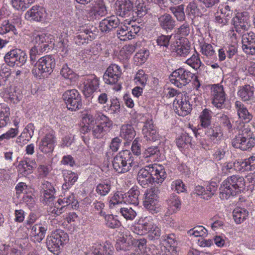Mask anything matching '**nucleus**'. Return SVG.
<instances>
[{
	"label": "nucleus",
	"instance_id": "obj_17",
	"mask_svg": "<svg viewBox=\"0 0 255 255\" xmlns=\"http://www.w3.org/2000/svg\"><path fill=\"white\" fill-rule=\"evenodd\" d=\"M243 49L247 54L255 55V34L247 32L242 35Z\"/></svg>",
	"mask_w": 255,
	"mask_h": 255
},
{
	"label": "nucleus",
	"instance_id": "obj_63",
	"mask_svg": "<svg viewBox=\"0 0 255 255\" xmlns=\"http://www.w3.org/2000/svg\"><path fill=\"white\" fill-rule=\"evenodd\" d=\"M45 49L36 48L33 46L30 50V59L31 62H34L38 56L40 55L42 52L46 51Z\"/></svg>",
	"mask_w": 255,
	"mask_h": 255
},
{
	"label": "nucleus",
	"instance_id": "obj_45",
	"mask_svg": "<svg viewBox=\"0 0 255 255\" xmlns=\"http://www.w3.org/2000/svg\"><path fill=\"white\" fill-rule=\"evenodd\" d=\"M36 0H12V6L17 10H24L29 7Z\"/></svg>",
	"mask_w": 255,
	"mask_h": 255
},
{
	"label": "nucleus",
	"instance_id": "obj_38",
	"mask_svg": "<svg viewBox=\"0 0 255 255\" xmlns=\"http://www.w3.org/2000/svg\"><path fill=\"white\" fill-rule=\"evenodd\" d=\"M168 209L172 212L175 213L178 211L181 207V201L178 196L172 194L167 200Z\"/></svg>",
	"mask_w": 255,
	"mask_h": 255
},
{
	"label": "nucleus",
	"instance_id": "obj_61",
	"mask_svg": "<svg viewBox=\"0 0 255 255\" xmlns=\"http://www.w3.org/2000/svg\"><path fill=\"white\" fill-rule=\"evenodd\" d=\"M18 133V129L17 128H11L5 133L0 135V140L3 139L9 140L15 137Z\"/></svg>",
	"mask_w": 255,
	"mask_h": 255
},
{
	"label": "nucleus",
	"instance_id": "obj_28",
	"mask_svg": "<svg viewBox=\"0 0 255 255\" xmlns=\"http://www.w3.org/2000/svg\"><path fill=\"white\" fill-rule=\"evenodd\" d=\"M159 25L163 29L172 30L175 26V21L169 14L165 13L158 18Z\"/></svg>",
	"mask_w": 255,
	"mask_h": 255
},
{
	"label": "nucleus",
	"instance_id": "obj_13",
	"mask_svg": "<svg viewBox=\"0 0 255 255\" xmlns=\"http://www.w3.org/2000/svg\"><path fill=\"white\" fill-rule=\"evenodd\" d=\"M211 90L212 104L217 108H224L225 107L226 95L223 86L220 84H214L212 86Z\"/></svg>",
	"mask_w": 255,
	"mask_h": 255
},
{
	"label": "nucleus",
	"instance_id": "obj_27",
	"mask_svg": "<svg viewBox=\"0 0 255 255\" xmlns=\"http://www.w3.org/2000/svg\"><path fill=\"white\" fill-rule=\"evenodd\" d=\"M57 203L58 205L55 204V206L57 208L56 214L60 215L63 212L62 210L66 206H69L70 205H71L72 207L74 206H76L77 201L75 200L74 196L72 194L63 199H59Z\"/></svg>",
	"mask_w": 255,
	"mask_h": 255
},
{
	"label": "nucleus",
	"instance_id": "obj_53",
	"mask_svg": "<svg viewBox=\"0 0 255 255\" xmlns=\"http://www.w3.org/2000/svg\"><path fill=\"white\" fill-rule=\"evenodd\" d=\"M117 30V36L121 40L126 41L130 39L128 27L125 25L118 26Z\"/></svg>",
	"mask_w": 255,
	"mask_h": 255
},
{
	"label": "nucleus",
	"instance_id": "obj_26",
	"mask_svg": "<svg viewBox=\"0 0 255 255\" xmlns=\"http://www.w3.org/2000/svg\"><path fill=\"white\" fill-rule=\"evenodd\" d=\"M63 177L64 182L62 185V188L65 191L70 188L78 178V176L76 173L70 170L63 171Z\"/></svg>",
	"mask_w": 255,
	"mask_h": 255
},
{
	"label": "nucleus",
	"instance_id": "obj_47",
	"mask_svg": "<svg viewBox=\"0 0 255 255\" xmlns=\"http://www.w3.org/2000/svg\"><path fill=\"white\" fill-rule=\"evenodd\" d=\"M187 14L193 18L196 16H201L202 14L198 7L197 4L194 2H190L186 9Z\"/></svg>",
	"mask_w": 255,
	"mask_h": 255
},
{
	"label": "nucleus",
	"instance_id": "obj_4",
	"mask_svg": "<svg viewBox=\"0 0 255 255\" xmlns=\"http://www.w3.org/2000/svg\"><path fill=\"white\" fill-rule=\"evenodd\" d=\"M55 66V60L52 55H46L39 58L32 69L34 76L41 78L49 75Z\"/></svg>",
	"mask_w": 255,
	"mask_h": 255
},
{
	"label": "nucleus",
	"instance_id": "obj_15",
	"mask_svg": "<svg viewBox=\"0 0 255 255\" xmlns=\"http://www.w3.org/2000/svg\"><path fill=\"white\" fill-rule=\"evenodd\" d=\"M122 70L120 67L116 64L111 65L103 75L105 82L108 84L117 83L121 78Z\"/></svg>",
	"mask_w": 255,
	"mask_h": 255
},
{
	"label": "nucleus",
	"instance_id": "obj_51",
	"mask_svg": "<svg viewBox=\"0 0 255 255\" xmlns=\"http://www.w3.org/2000/svg\"><path fill=\"white\" fill-rule=\"evenodd\" d=\"M0 112V128L5 127L9 122L10 110L9 108H3Z\"/></svg>",
	"mask_w": 255,
	"mask_h": 255
},
{
	"label": "nucleus",
	"instance_id": "obj_25",
	"mask_svg": "<svg viewBox=\"0 0 255 255\" xmlns=\"http://www.w3.org/2000/svg\"><path fill=\"white\" fill-rule=\"evenodd\" d=\"M47 228L41 224H35L31 228L30 237L35 243H40L44 238Z\"/></svg>",
	"mask_w": 255,
	"mask_h": 255
},
{
	"label": "nucleus",
	"instance_id": "obj_55",
	"mask_svg": "<svg viewBox=\"0 0 255 255\" xmlns=\"http://www.w3.org/2000/svg\"><path fill=\"white\" fill-rule=\"evenodd\" d=\"M191 141V137L188 133H184L176 139V143L178 147L184 148L186 145L190 143Z\"/></svg>",
	"mask_w": 255,
	"mask_h": 255
},
{
	"label": "nucleus",
	"instance_id": "obj_60",
	"mask_svg": "<svg viewBox=\"0 0 255 255\" xmlns=\"http://www.w3.org/2000/svg\"><path fill=\"white\" fill-rule=\"evenodd\" d=\"M147 12V9H138L135 8V10L132 11V15L133 18H134L133 20L134 21H137V22L139 23L141 22V18L143 17L144 15H146Z\"/></svg>",
	"mask_w": 255,
	"mask_h": 255
},
{
	"label": "nucleus",
	"instance_id": "obj_62",
	"mask_svg": "<svg viewBox=\"0 0 255 255\" xmlns=\"http://www.w3.org/2000/svg\"><path fill=\"white\" fill-rule=\"evenodd\" d=\"M96 121L95 116L90 114L83 115L82 120V124L88 125L91 128L95 125Z\"/></svg>",
	"mask_w": 255,
	"mask_h": 255
},
{
	"label": "nucleus",
	"instance_id": "obj_49",
	"mask_svg": "<svg viewBox=\"0 0 255 255\" xmlns=\"http://www.w3.org/2000/svg\"><path fill=\"white\" fill-rule=\"evenodd\" d=\"M120 212L127 220H132L136 216V213L131 207H121Z\"/></svg>",
	"mask_w": 255,
	"mask_h": 255
},
{
	"label": "nucleus",
	"instance_id": "obj_1",
	"mask_svg": "<svg viewBox=\"0 0 255 255\" xmlns=\"http://www.w3.org/2000/svg\"><path fill=\"white\" fill-rule=\"evenodd\" d=\"M166 177L164 167L154 164L145 166L140 169L137 174V180L141 186L146 188L149 183H162Z\"/></svg>",
	"mask_w": 255,
	"mask_h": 255
},
{
	"label": "nucleus",
	"instance_id": "obj_43",
	"mask_svg": "<svg viewBox=\"0 0 255 255\" xmlns=\"http://www.w3.org/2000/svg\"><path fill=\"white\" fill-rule=\"evenodd\" d=\"M233 216L237 224H241L246 219L248 216V212L241 208H236L233 212Z\"/></svg>",
	"mask_w": 255,
	"mask_h": 255
},
{
	"label": "nucleus",
	"instance_id": "obj_33",
	"mask_svg": "<svg viewBox=\"0 0 255 255\" xmlns=\"http://www.w3.org/2000/svg\"><path fill=\"white\" fill-rule=\"evenodd\" d=\"M238 95L244 101H252L255 98L254 88L250 85H246L238 91Z\"/></svg>",
	"mask_w": 255,
	"mask_h": 255
},
{
	"label": "nucleus",
	"instance_id": "obj_19",
	"mask_svg": "<svg viewBox=\"0 0 255 255\" xmlns=\"http://www.w3.org/2000/svg\"><path fill=\"white\" fill-rule=\"evenodd\" d=\"M55 143V137L53 133H48L41 140L38 144L39 149L43 153L53 151Z\"/></svg>",
	"mask_w": 255,
	"mask_h": 255
},
{
	"label": "nucleus",
	"instance_id": "obj_35",
	"mask_svg": "<svg viewBox=\"0 0 255 255\" xmlns=\"http://www.w3.org/2000/svg\"><path fill=\"white\" fill-rule=\"evenodd\" d=\"M125 203L137 205L139 203V191L136 187H132L127 193H125Z\"/></svg>",
	"mask_w": 255,
	"mask_h": 255
},
{
	"label": "nucleus",
	"instance_id": "obj_7",
	"mask_svg": "<svg viewBox=\"0 0 255 255\" xmlns=\"http://www.w3.org/2000/svg\"><path fill=\"white\" fill-rule=\"evenodd\" d=\"M67 237V235L61 231L52 233L46 239V243L48 250L54 254L58 255Z\"/></svg>",
	"mask_w": 255,
	"mask_h": 255
},
{
	"label": "nucleus",
	"instance_id": "obj_57",
	"mask_svg": "<svg viewBox=\"0 0 255 255\" xmlns=\"http://www.w3.org/2000/svg\"><path fill=\"white\" fill-rule=\"evenodd\" d=\"M20 165L24 170V174H28L31 173L33 168L36 167V164L35 160L30 161L25 159L21 161Z\"/></svg>",
	"mask_w": 255,
	"mask_h": 255
},
{
	"label": "nucleus",
	"instance_id": "obj_5",
	"mask_svg": "<svg viewBox=\"0 0 255 255\" xmlns=\"http://www.w3.org/2000/svg\"><path fill=\"white\" fill-rule=\"evenodd\" d=\"M232 23L234 27L231 35L235 39L246 33V31H248L251 26L250 17L247 12L238 13L232 19Z\"/></svg>",
	"mask_w": 255,
	"mask_h": 255
},
{
	"label": "nucleus",
	"instance_id": "obj_23",
	"mask_svg": "<svg viewBox=\"0 0 255 255\" xmlns=\"http://www.w3.org/2000/svg\"><path fill=\"white\" fill-rule=\"evenodd\" d=\"M107 13L106 6L102 3H98L89 11L87 17L89 20L93 21L105 16Z\"/></svg>",
	"mask_w": 255,
	"mask_h": 255
},
{
	"label": "nucleus",
	"instance_id": "obj_12",
	"mask_svg": "<svg viewBox=\"0 0 255 255\" xmlns=\"http://www.w3.org/2000/svg\"><path fill=\"white\" fill-rule=\"evenodd\" d=\"M27 58L26 53L20 49H14L7 52L4 57V61L8 65L13 67L15 65H22Z\"/></svg>",
	"mask_w": 255,
	"mask_h": 255
},
{
	"label": "nucleus",
	"instance_id": "obj_20",
	"mask_svg": "<svg viewBox=\"0 0 255 255\" xmlns=\"http://www.w3.org/2000/svg\"><path fill=\"white\" fill-rule=\"evenodd\" d=\"M45 11L44 9L38 5L33 6L25 14V17L29 20L41 21L44 18Z\"/></svg>",
	"mask_w": 255,
	"mask_h": 255
},
{
	"label": "nucleus",
	"instance_id": "obj_31",
	"mask_svg": "<svg viewBox=\"0 0 255 255\" xmlns=\"http://www.w3.org/2000/svg\"><path fill=\"white\" fill-rule=\"evenodd\" d=\"M238 115L242 120L249 123L253 118V116L250 114L246 107L240 101H236L235 104Z\"/></svg>",
	"mask_w": 255,
	"mask_h": 255
},
{
	"label": "nucleus",
	"instance_id": "obj_10",
	"mask_svg": "<svg viewBox=\"0 0 255 255\" xmlns=\"http://www.w3.org/2000/svg\"><path fill=\"white\" fill-rule=\"evenodd\" d=\"M158 189L154 187L147 190L145 193L143 205L152 214L158 213L160 210V205L158 202Z\"/></svg>",
	"mask_w": 255,
	"mask_h": 255
},
{
	"label": "nucleus",
	"instance_id": "obj_52",
	"mask_svg": "<svg viewBox=\"0 0 255 255\" xmlns=\"http://www.w3.org/2000/svg\"><path fill=\"white\" fill-rule=\"evenodd\" d=\"M105 218L106 225L110 228H118L121 225L120 222L113 215H106Z\"/></svg>",
	"mask_w": 255,
	"mask_h": 255
},
{
	"label": "nucleus",
	"instance_id": "obj_24",
	"mask_svg": "<svg viewBox=\"0 0 255 255\" xmlns=\"http://www.w3.org/2000/svg\"><path fill=\"white\" fill-rule=\"evenodd\" d=\"M206 128L205 134L214 142L218 141L223 137V131L221 126L218 124H213Z\"/></svg>",
	"mask_w": 255,
	"mask_h": 255
},
{
	"label": "nucleus",
	"instance_id": "obj_44",
	"mask_svg": "<svg viewBox=\"0 0 255 255\" xmlns=\"http://www.w3.org/2000/svg\"><path fill=\"white\" fill-rule=\"evenodd\" d=\"M125 193L121 191L116 192L111 197L109 201L110 207L113 208L122 203H125Z\"/></svg>",
	"mask_w": 255,
	"mask_h": 255
},
{
	"label": "nucleus",
	"instance_id": "obj_29",
	"mask_svg": "<svg viewBox=\"0 0 255 255\" xmlns=\"http://www.w3.org/2000/svg\"><path fill=\"white\" fill-rule=\"evenodd\" d=\"M135 134V131L131 125H123L121 126L120 136L127 142L132 141Z\"/></svg>",
	"mask_w": 255,
	"mask_h": 255
},
{
	"label": "nucleus",
	"instance_id": "obj_11",
	"mask_svg": "<svg viewBox=\"0 0 255 255\" xmlns=\"http://www.w3.org/2000/svg\"><path fill=\"white\" fill-rule=\"evenodd\" d=\"M63 98L69 110L76 111L82 107L81 97L75 89L66 91L63 94Z\"/></svg>",
	"mask_w": 255,
	"mask_h": 255
},
{
	"label": "nucleus",
	"instance_id": "obj_32",
	"mask_svg": "<svg viewBox=\"0 0 255 255\" xmlns=\"http://www.w3.org/2000/svg\"><path fill=\"white\" fill-rule=\"evenodd\" d=\"M173 107H174L177 112L181 116H186L191 111V106L186 100L183 101L181 100L179 102V100L175 99L173 102Z\"/></svg>",
	"mask_w": 255,
	"mask_h": 255
},
{
	"label": "nucleus",
	"instance_id": "obj_21",
	"mask_svg": "<svg viewBox=\"0 0 255 255\" xmlns=\"http://www.w3.org/2000/svg\"><path fill=\"white\" fill-rule=\"evenodd\" d=\"M117 14L121 17H126L133 8L132 0H118Z\"/></svg>",
	"mask_w": 255,
	"mask_h": 255
},
{
	"label": "nucleus",
	"instance_id": "obj_3",
	"mask_svg": "<svg viewBox=\"0 0 255 255\" xmlns=\"http://www.w3.org/2000/svg\"><path fill=\"white\" fill-rule=\"evenodd\" d=\"M114 169L118 173H125L132 167L137 166L135 157L128 150H124L118 153L112 161Z\"/></svg>",
	"mask_w": 255,
	"mask_h": 255
},
{
	"label": "nucleus",
	"instance_id": "obj_41",
	"mask_svg": "<svg viewBox=\"0 0 255 255\" xmlns=\"http://www.w3.org/2000/svg\"><path fill=\"white\" fill-rule=\"evenodd\" d=\"M114 248L110 243H106L104 246H101L98 248H95L93 251L94 255H112Z\"/></svg>",
	"mask_w": 255,
	"mask_h": 255
},
{
	"label": "nucleus",
	"instance_id": "obj_14",
	"mask_svg": "<svg viewBox=\"0 0 255 255\" xmlns=\"http://www.w3.org/2000/svg\"><path fill=\"white\" fill-rule=\"evenodd\" d=\"M96 34L88 26H82L74 37L75 42L78 45L88 43L95 38Z\"/></svg>",
	"mask_w": 255,
	"mask_h": 255
},
{
	"label": "nucleus",
	"instance_id": "obj_36",
	"mask_svg": "<svg viewBox=\"0 0 255 255\" xmlns=\"http://www.w3.org/2000/svg\"><path fill=\"white\" fill-rule=\"evenodd\" d=\"M199 46L200 52L206 57L212 58L216 55V51L213 46L210 43L205 42L204 39H202V41L200 42Z\"/></svg>",
	"mask_w": 255,
	"mask_h": 255
},
{
	"label": "nucleus",
	"instance_id": "obj_59",
	"mask_svg": "<svg viewBox=\"0 0 255 255\" xmlns=\"http://www.w3.org/2000/svg\"><path fill=\"white\" fill-rule=\"evenodd\" d=\"M217 189V185L215 182L211 183L207 186L205 189V194H204V199L208 200L210 199L215 194Z\"/></svg>",
	"mask_w": 255,
	"mask_h": 255
},
{
	"label": "nucleus",
	"instance_id": "obj_58",
	"mask_svg": "<svg viewBox=\"0 0 255 255\" xmlns=\"http://www.w3.org/2000/svg\"><path fill=\"white\" fill-rule=\"evenodd\" d=\"M148 76L142 70H139L136 73L134 80L136 83L142 86H144L147 82Z\"/></svg>",
	"mask_w": 255,
	"mask_h": 255
},
{
	"label": "nucleus",
	"instance_id": "obj_30",
	"mask_svg": "<svg viewBox=\"0 0 255 255\" xmlns=\"http://www.w3.org/2000/svg\"><path fill=\"white\" fill-rule=\"evenodd\" d=\"M31 43L36 48L46 50L48 46V37L45 33L34 34Z\"/></svg>",
	"mask_w": 255,
	"mask_h": 255
},
{
	"label": "nucleus",
	"instance_id": "obj_18",
	"mask_svg": "<svg viewBox=\"0 0 255 255\" xmlns=\"http://www.w3.org/2000/svg\"><path fill=\"white\" fill-rule=\"evenodd\" d=\"M142 133L147 140L155 141L159 139V134L152 120H146L142 128Z\"/></svg>",
	"mask_w": 255,
	"mask_h": 255
},
{
	"label": "nucleus",
	"instance_id": "obj_16",
	"mask_svg": "<svg viewBox=\"0 0 255 255\" xmlns=\"http://www.w3.org/2000/svg\"><path fill=\"white\" fill-rule=\"evenodd\" d=\"M83 93L88 96L94 93L99 87V81L95 75L87 76L83 79Z\"/></svg>",
	"mask_w": 255,
	"mask_h": 255
},
{
	"label": "nucleus",
	"instance_id": "obj_8",
	"mask_svg": "<svg viewBox=\"0 0 255 255\" xmlns=\"http://www.w3.org/2000/svg\"><path fill=\"white\" fill-rule=\"evenodd\" d=\"M194 74L190 71L180 68L174 71L170 75L171 82L179 88L186 85L189 83L194 77Z\"/></svg>",
	"mask_w": 255,
	"mask_h": 255
},
{
	"label": "nucleus",
	"instance_id": "obj_48",
	"mask_svg": "<svg viewBox=\"0 0 255 255\" xmlns=\"http://www.w3.org/2000/svg\"><path fill=\"white\" fill-rule=\"evenodd\" d=\"M170 10L178 21H181L185 20V15L183 5L170 7Z\"/></svg>",
	"mask_w": 255,
	"mask_h": 255
},
{
	"label": "nucleus",
	"instance_id": "obj_42",
	"mask_svg": "<svg viewBox=\"0 0 255 255\" xmlns=\"http://www.w3.org/2000/svg\"><path fill=\"white\" fill-rule=\"evenodd\" d=\"M155 224L151 221L145 222L141 225L135 227L133 228V232L137 235H141L147 233H149L154 227Z\"/></svg>",
	"mask_w": 255,
	"mask_h": 255
},
{
	"label": "nucleus",
	"instance_id": "obj_56",
	"mask_svg": "<svg viewBox=\"0 0 255 255\" xmlns=\"http://www.w3.org/2000/svg\"><path fill=\"white\" fill-rule=\"evenodd\" d=\"M217 119L220 124L227 128L229 130L232 129V125L229 117L224 114H218Z\"/></svg>",
	"mask_w": 255,
	"mask_h": 255
},
{
	"label": "nucleus",
	"instance_id": "obj_50",
	"mask_svg": "<svg viewBox=\"0 0 255 255\" xmlns=\"http://www.w3.org/2000/svg\"><path fill=\"white\" fill-rule=\"evenodd\" d=\"M186 63L195 69H199L202 64L199 54L196 52L186 60Z\"/></svg>",
	"mask_w": 255,
	"mask_h": 255
},
{
	"label": "nucleus",
	"instance_id": "obj_6",
	"mask_svg": "<svg viewBox=\"0 0 255 255\" xmlns=\"http://www.w3.org/2000/svg\"><path fill=\"white\" fill-rule=\"evenodd\" d=\"M95 118L97 122L100 123L92 127V132L93 136L97 138H102L108 129L112 126L113 122L106 116L100 112H96Z\"/></svg>",
	"mask_w": 255,
	"mask_h": 255
},
{
	"label": "nucleus",
	"instance_id": "obj_34",
	"mask_svg": "<svg viewBox=\"0 0 255 255\" xmlns=\"http://www.w3.org/2000/svg\"><path fill=\"white\" fill-rule=\"evenodd\" d=\"M174 50L178 55L186 57L190 52L191 46L187 40L183 39L177 42Z\"/></svg>",
	"mask_w": 255,
	"mask_h": 255
},
{
	"label": "nucleus",
	"instance_id": "obj_37",
	"mask_svg": "<svg viewBox=\"0 0 255 255\" xmlns=\"http://www.w3.org/2000/svg\"><path fill=\"white\" fill-rule=\"evenodd\" d=\"M213 112L208 109H204L199 116L200 125L202 127L206 128L211 125Z\"/></svg>",
	"mask_w": 255,
	"mask_h": 255
},
{
	"label": "nucleus",
	"instance_id": "obj_54",
	"mask_svg": "<svg viewBox=\"0 0 255 255\" xmlns=\"http://www.w3.org/2000/svg\"><path fill=\"white\" fill-rule=\"evenodd\" d=\"M207 230L202 226H196L188 232L189 236H194L196 237H203L207 234Z\"/></svg>",
	"mask_w": 255,
	"mask_h": 255
},
{
	"label": "nucleus",
	"instance_id": "obj_46",
	"mask_svg": "<svg viewBox=\"0 0 255 255\" xmlns=\"http://www.w3.org/2000/svg\"><path fill=\"white\" fill-rule=\"evenodd\" d=\"M60 74L64 78L69 79L71 82L76 81L78 78V76L67 64L63 66Z\"/></svg>",
	"mask_w": 255,
	"mask_h": 255
},
{
	"label": "nucleus",
	"instance_id": "obj_39",
	"mask_svg": "<svg viewBox=\"0 0 255 255\" xmlns=\"http://www.w3.org/2000/svg\"><path fill=\"white\" fill-rule=\"evenodd\" d=\"M111 188V181L109 180H105L97 184L96 192L100 196H105L108 194Z\"/></svg>",
	"mask_w": 255,
	"mask_h": 255
},
{
	"label": "nucleus",
	"instance_id": "obj_64",
	"mask_svg": "<svg viewBox=\"0 0 255 255\" xmlns=\"http://www.w3.org/2000/svg\"><path fill=\"white\" fill-rule=\"evenodd\" d=\"M144 155L146 157L153 156L157 158L160 155V151L157 146L149 147L144 152Z\"/></svg>",
	"mask_w": 255,
	"mask_h": 255
},
{
	"label": "nucleus",
	"instance_id": "obj_9",
	"mask_svg": "<svg viewBox=\"0 0 255 255\" xmlns=\"http://www.w3.org/2000/svg\"><path fill=\"white\" fill-rule=\"evenodd\" d=\"M253 133L250 130L243 131L242 134H239L232 140V145L236 148L242 150H246L255 145V138L253 137Z\"/></svg>",
	"mask_w": 255,
	"mask_h": 255
},
{
	"label": "nucleus",
	"instance_id": "obj_22",
	"mask_svg": "<svg viewBox=\"0 0 255 255\" xmlns=\"http://www.w3.org/2000/svg\"><path fill=\"white\" fill-rule=\"evenodd\" d=\"M119 24L118 18L115 16H111L102 20L100 22L99 28L102 32L107 33L117 28Z\"/></svg>",
	"mask_w": 255,
	"mask_h": 255
},
{
	"label": "nucleus",
	"instance_id": "obj_40",
	"mask_svg": "<svg viewBox=\"0 0 255 255\" xmlns=\"http://www.w3.org/2000/svg\"><path fill=\"white\" fill-rule=\"evenodd\" d=\"M16 31V29L12 21L5 19L0 23V34L4 35L10 32L15 34Z\"/></svg>",
	"mask_w": 255,
	"mask_h": 255
},
{
	"label": "nucleus",
	"instance_id": "obj_2",
	"mask_svg": "<svg viewBox=\"0 0 255 255\" xmlns=\"http://www.w3.org/2000/svg\"><path fill=\"white\" fill-rule=\"evenodd\" d=\"M245 179L242 176L234 175L225 180L220 188V198L226 200L236 195L245 189Z\"/></svg>",
	"mask_w": 255,
	"mask_h": 255
}]
</instances>
